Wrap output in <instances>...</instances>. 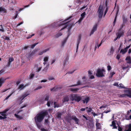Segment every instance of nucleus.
Masks as SVG:
<instances>
[{
	"label": "nucleus",
	"mask_w": 131,
	"mask_h": 131,
	"mask_svg": "<svg viewBox=\"0 0 131 131\" xmlns=\"http://www.w3.org/2000/svg\"><path fill=\"white\" fill-rule=\"evenodd\" d=\"M48 113L47 111H42L38 114L35 117V122H41L45 116L48 115Z\"/></svg>",
	"instance_id": "obj_1"
},
{
	"label": "nucleus",
	"mask_w": 131,
	"mask_h": 131,
	"mask_svg": "<svg viewBox=\"0 0 131 131\" xmlns=\"http://www.w3.org/2000/svg\"><path fill=\"white\" fill-rule=\"evenodd\" d=\"M69 97L71 100L72 101H74L78 102H79L82 99V97L76 94H72L70 95Z\"/></svg>",
	"instance_id": "obj_2"
},
{
	"label": "nucleus",
	"mask_w": 131,
	"mask_h": 131,
	"mask_svg": "<svg viewBox=\"0 0 131 131\" xmlns=\"http://www.w3.org/2000/svg\"><path fill=\"white\" fill-rule=\"evenodd\" d=\"M105 69H98L97 71L96 75L99 77H104L105 75L103 74V73L105 72Z\"/></svg>",
	"instance_id": "obj_3"
},
{
	"label": "nucleus",
	"mask_w": 131,
	"mask_h": 131,
	"mask_svg": "<svg viewBox=\"0 0 131 131\" xmlns=\"http://www.w3.org/2000/svg\"><path fill=\"white\" fill-rule=\"evenodd\" d=\"M98 16L99 18H101L103 14V6L101 5L99 6L97 11Z\"/></svg>",
	"instance_id": "obj_4"
},
{
	"label": "nucleus",
	"mask_w": 131,
	"mask_h": 131,
	"mask_svg": "<svg viewBox=\"0 0 131 131\" xmlns=\"http://www.w3.org/2000/svg\"><path fill=\"white\" fill-rule=\"evenodd\" d=\"M72 17V16H70L68 18H67V19L64 21H63L62 22H61V23L60 24V25H65L64 26V27L62 28L60 30H63V29H64V28H67V27L68 25L67 24H66L68 22H67V23H64V22L66 20H68L69 19H70Z\"/></svg>",
	"instance_id": "obj_5"
},
{
	"label": "nucleus",
	"mask_w": 131,
	"mask_h": 131,
	"mask_svg": "<svg viewBox=\"0 0 131 131\" xmlns=\"http://www.w3.org/2000/svg\"><path fill=\"white\" fill-rule=\"evenodd\" d=\"M124 35V32L122 31H121L120 29L119 30L118 32H117L116 34V35L117 36V37L119 39V38L123 36Z\"/></svg>",
	"instance_id": "obj_6"
},
{
	"label": "nucleus",
	"mask_w": 131,
	"mask_h": 131,
	"mask_svg": "<svg viewBox=\"0 0 131 131\" xmlns=\"http://www.w3.org/2000/svg\"><path fill=\"white\" fill-rule=\"evenodd\" d=\"M81 37V34H80L78 36V38L77 39V52L79 44L80 43Z\"/></svg>",
	"instance_id": "obj_7"
},
{
	"label": "nucleus",
	"mask_w": 131,
	"mask_h": 131,
	"mask_svg": "<svg viewBox=\"0 0 131 131\" xmlns=\"http://www.w3.org/2000/svg\"><path fill=\"white\" fill-rule=\"evenodd\" d=\"M65 58L63 61V66H65L66 63L68 61L69 59V56L68 53L66 54Z\"/></svg>",
	"instance_id": "obj_8"
},
{
	"label": "nucleus",
	"mask_w": 131,
	"mask_h": 131,
	"mask_svg": "<svg viewBox=\"0 0 131 131\" xmlns=\"http://www.w3.org/2000/svg\"><path fill=\"white\" fill-rule=\"evenodd\" d=\"M1 113V115L3 116V117L0 115V119H6L7 118V116L8 115V114H6V113H3V112H2V113Z\"/></svg>",
	"instance_id": "obj_9"
},
{
	"label": "nucleus",
	"mask_w": 131,
	"mask_h": 131,
	"mask_svg": "<svg viewBox=\"0 0 131 131\" xmlns=\"http://www.w3.org/2000/svg\"><path fill=\"white\" fill-rule=\"evenodd\" d=\"M97 24H96L93 26L91 31L90 33V36H91V35L93 34L94 32L97 29Z\"/></svg>",
	"instance_id": "obj_10"
},
{
	"label": "nucleus",
	"mask_w": 131,
	"mask_h": 131,
	"mask_svg": "<svg viewBox=\"0 0 131 131\" xmlns=\"http://www.w3.org/2000/svg\"><path fill=\"white\" fill-rule=\"evenodd\" d=\"M69 100V95H66L63 97L62 101L63 103L65 102L68 101Z\"/></svg>",
	"instance_id": "obj_11"
},
{
	"label": "nucleus",
	"mask_w": 131,
	"mask_h": 131,
	"mask_svg": "<svg viewBox=\"0 0 131 131\" xmlns=\"http://www.w3.org/2000/svg\"><path fill=\"white\" fill-rule=\"evenodd\" d=\"M72 119L74 120L75 123L77 124H78L79 122V119L77 118L75 116H72Z\"/></svg>",
	"instance_id": "obj_12"
},
{
	"label": "nucleus",
	"mask_w": 131,
	"mask_h": 131,
	"mask_svg": "<svg viewBox=\"0 0 131 131\" xmlns=\"http://www.w3.org/2000/svg\"><path fill=\"white\" fill-rule=\"evenodd\" d=\"M79 89L78 88H71L69 89V90L71 91L73 93H76L79 90Z\"/></svg>",
	"instance_id": "obj_13"
},
{
	"label": "nucleus",
	"mask_w": 131,
	"mask_h": 131,
	"mask_svg": "<svg viewBox=\"0 0 131 131\" xmlns=\"http://www.w3.org/2000/svg\"><path fill=\"white\" fill-rule=\"evenodd\" d=\"M6 80V79H4L3 78H0V87L5 82Z\"/></svg>",
	"instance_id": "obj_14"
},
{
	"label": "nucleus",
	"mask_w": 131,
	"mask_h": 131,
	"mask_svg": "<svg viewBox=\"0 0 131 131\" xmlns=\"http://www.w3.org/2000/svg\"><path fill=\"white\" fill-rule=\"evenodd\" d=\"M82 84L81 82L80 81H78L77 82V84L73 85L68 86L69 87H71L77 86L78 85H80Z\"/></svg>",
	"instance_id": "obj_15"
},
{
	"label": "nucleus",
	"mask_w": 131,
	"mask_h": 131,
	"mask_svg": "<svg viewBox=\"0 0 131 131\" xmlns=\"http://www.w3.org/2000/svg\"><path fill=\"white\" fill-rule=\"evenodd\" d=\"M126 93V94H121L120 95V97H125L126 96H127L129 98H130V97H131V95H129L128 93Z\"/></svg>",
	"instance_id": "obj_16"
},
{
	"label": "nucleus",
	"mask_w": 131,
	"mask_h": 131,
	"mask_svg": "<svg viewBox=\"0 0 131 131\" xmlns=\"http://www.w3.org/2000/svg\"><path fill=\"white\" fill-rule=\"evenodd\" d=\"M29 85V84L26 85L25 86L24 85V84H20L18 89H24V88L26 86H28Z\"/></svg>",
	"instance_id": "obj_17"
},
{
	"label": "nucleus",
	"mask_w": 131,
	"mask_h": 131,
	"mask_svg": "<svg viewBox=\"0 0 131 131\" xmlns=\"http://www.w3.org/2000/svg\"><path fill=\"white\" fill-rule=\"evenodd\" d=\"M3 12V13H6L7 12V10L4 8L2 7H0V12Z\"/></svg>",
	"instance_id": "obj_18"
},
{
	"label": "nucleus",
	"mask_w": 131,
	"mask_h": 131,
	"mask_svg": "<svg viewBox=\"0 0 131 131\" xmlns=\"http://www.w3.org/2000/svg\"><path fill=\"white\" fill-rule=\"evenodd\" d=\"M90 100V99L89 97H86L84 99V100H83L82 101L83 103H84L85 102L87 103Z\"/></svg>",
	"instance_id": "obj_19"
},
{
	"label": "nucleus",
	"mask_w": 131,
	"mask_h": 131,
	"mask_svg": "<svg viewBox=\"0 0 131 131\" xmlns=\"http://www.w3.org/2000/svg\"><path fill=\"white\" fill-rule=\"evenodd\" d=\"M49 48H48L47 49L45 50H44L40 52L39 53V55H42L43 53H44L46 52L47 51L49 50Z\"/></svg>",
	"instance_id": "obj_20"
},
{
	"label": "nucleus",
	"mask_w": 131,
	"mask_h": 131,
	"mask_svg": "<svg viewBox=\"0 0 131 131\" xmlns=\"http://www.w3.org/2000/svg\"><path fill=\"white\" fill-rule=\"evenodd\" d=\"M111 126H113V128L117 129V128L116 125V123L114 121H113L112 122V124Z\"/></svg>",
	"instance_id": "obj_21"
},
{
	"label": "nucleus",
	"mask_w": 131,
	"mask_h": 131,
	"mask_svg": "<svg viewBox=\"0 0 131 131\" xmlns=\"http://www.w3.org/2000/svg\"><path fill=\"white\" fill-rule=\"evenodd\" d=\"M96 129H101V125L99 123H96Z\"/></svg>",
	"instance_id": "obj_22"
},
{
	"label": "nucleus",
	"mask_w": 131,
	"mask_h": 131,
	"mask_svg": "<svg viewBox=\"0 0 131 131\" xmlns=\"http://www.w3.org/2000/svg\"><path fill=\"white\" fill-rule=\"evenodd\" d=\"M122 18L123 23H126L127 21V18L125 17L124 15H123Z\"/></svg>",
	"instance_id": "obj_23"
},
{
	"label": "nucleus",
	"mask_w": 131,
	"mask_h": 131,
	"mask_svg": "<svg viewBox=\"0 0 131 131\" xmlns=\"http://www.w3.org/2000/svg\"><path fill=\"white\" fill-rule=\"evenodd\" d=\"M59 88L57 87L56 86H55L53 87V88L50 89V91H58V89Z\"/></svg>",
	"instance_id": "obj_24"
},
{
	"label": "nucleus",
	"mask_w": 131,
	"mask_h": 131,
	"mask_svg": "<svg viewBox=\"0 0 131 131\" xmlns=\"http://www.w3.org/2000/svg\"><path fill=\"white\" fill-rule=\"evenodd\" d=\"M15 116L19 119H23V118L20 115H17L16 114H14Z\"/></svg>",
	"instance_id": "obj_25"
},
{
	"label": "nucleus",
	"mask_w": 131,
	"mask_h": 131,
	"mask_svg": "<svg viewBox=\"0 0 131 131\" xmlns=\"http://www.w3.org/2000/svg\"><path fill=\"white\" fill-rule=\"evenodd\" d=\"M62 115V114L60 113H57V117L58 119H60L61 118V116Z\"/></svg>",
	"instance_id": "obj_26"
},
{
	"label": "nucleus",
	"mask_w": 131,
	"mask_h": 131,
	"mask_svg": "<svg viewBox=\"0 0 131 131\" xmlns=\"http://www.w3.org/2000/svg\"><path fill=\"white\" fill-rule=\"evenodd\" d=\"M1 38L7 41H9L10 40L9 37L7 36H2Z\"/></svg>",
	"instance_id": "obj_27"
},
{
	"label": "nucleus",
	"mask_w": 131,
	"mask_h": 131,
	"mask_svg": "<svg viewBox=\"0 0 131 131\" xmlns=\"http://www.w3.org/2000/svg\"><path fill=\"white\" fill-rule=\"evenodd\" d=\"M45 98L44 99V101H48L49 100V96L48 94H46L45 95Z\"/></svg>",
	"instance_id": "obj_28"
},
{
	"label": "nucleus",
	"mask_w": 131,
	"mask_h": 131,
	"mask_svg": "<svg viewBox=\"0 0 131 131\" xmlns=\"http://www.w3.org/2000/svg\"><path fill=\"white\" fill-rule=\"evenodd\" d=\"M36 123L37 125V126L40 129L41 126V125L40 123V122H35Z\"/></svg>",
	"instance_id": "obj_29"
},
{
	"label": "nucleus",
	"mask_w": 131,
	"mask_h": 131,
	"mask_svg": "<svg viewBox=\"0 0 131 131\" xmlns=\"http://www.w3.org/2000/svg\"><path fill=\"white\" fill-rule=\"evenodd\" d=\"M127 51V50L125 49H122L120 51V53H122V54H125Z\"/></svg>",
	"instance_id": "obj_30"
},
{
	"label": "nucleus",
	"mask_w": 131,
	"mask_h": 131,
	"mask_svg": "<svg viewBox=\"0 0 131 131\" xmlns=\"http://www.w3.org/2000/svg\"><path fill=\"white\" fill-rule=\"evenodd\" d=\"M124 92L125 93H128L129 95H131V89L125 90ZM130 98H131V97H130Z\"/></svg>",
	"instance_id": "obj_31"
},
{
	"label": "nucleus",
	"mask_w": 131,
	"mask_h": 131,
	"mask_svg": "<svg viewBox=\"0 0 131 131\" xmlns=\"http://www.w3.org/2000/svg\"><path fill=\"white\" fill-rule=\"evenodd\" d=\"M67 41V39H65L64 40L62 41V43L61 45V46L62 47H63L64 45L66 43Z\"/></svg>",
	"instance_id": "obj_32"
},
{
	"label": "nucleus",
	"mask_w": 131,
	"mask_h": 131,
	"mask_svg": "<svg viewBox=\"0 0 131 131\" xmlns=\"http://www.w3.org/2000/svg\"><path fill=\"white\" fill-rule=\"evenodd\" d=\"M3 26L2 25H0L1 28L0 29V31L2 32H4V29L3 28Z\"/></svg>",
	"instance_id": "obj_33"
},
{
	"label": "nucleus",
	"mask_w": 131,
	"mask_h": 131,
	"mask_svg": "<svg viewBox=\"0 0 131 131\" xmlns=\"http://www.w3.org/2000/svg\"><path fill=\"white\" fill-rule=\"evenodd\" d=\"M72 117L71 115H68L67 117V120L68 121L71 120L72 119Z\"/></svg>",
	"instance_id": "obj_34"
},
{
	"label": "nucleus",
	"mask_w": 131,
	"mask_h": 131,
	"mask_svg": "<svg viewBox=\"0 0 131 131\" xmlns=\"http://www.w3.org/2000/svg\"><path fill=\"white\" fill-rule=\"evenodd\" d=\"M14 59L13 57H9V58L8 61L9 63H11L12 61H13Z\"/></svg>",
	"instance_id": "obj_35"
},
{
	"label": "nucleus",
	"mask_w": 131,
	"mask_h": 131,
	"mask_svg": "<svg viewBox=\"0 0 131 131\" xmlns=\"http://www.w3.org/2000/svg\"><path fill=\"white\" fill-rule=\"evenodd\" d=\"M54 108H55L56 107H60L59 105L58 104H56V102H54Z\"/></svg>",
	"instance_id": "obj_36"
},
{
	"label": "nucleus",
	"mask_w": 131,
	"mask_h": 131,
	"mask_svg": "<svg viewBox=\"0 0 131 131\" xmlns=\"http://www.w3.org/2000/svg\"><path fill=\"white\" fill-rule=\"evenodd\" d=\"M62 34V33L59 32L56 35V38H58L59 37L61 36Z\"/></svg>",
	"instance_id": "obj_37"
},
{
	"label": "nucleus",
	"mask_w": 131,
	"mask_h": 131,
	"mask_svg": "<svg viewBox=\"0 0 131 131\" xmlns=\"http://www.w3.org/2000/svg\"><path fill=\"white\" fill-rule=\"evenodd\" d=\"M108 7H107L106 8L105 10V11L104 13V16H105V15H106L107 12L108 11Z\"/></svg>",
	"instance_id": "obj_38"
},
{
	"label": "nucleus",
	"mask_w": 131,
	"mask_h": 131,
	"mask_svg": "<svg viewBox=\"0 0 131 131\" xmlns=\"http://www.w3.org/2000/svg\"><path fill=\"white\" fill-rule=\"evenodd\" d=\"M124 131H131V124H129L128 129Z\"/></svg>",
	"instance_id": "obj_39"
},
{
	"label": "nucleus",
	"mask_w": 131,
	"mask_h": 131,
	"mask_svg": "<svg viewBox=\"0 0 131 131\" xmlns=\"http://www.w3.org/2000/svg\"><path fill=\"white\" fill-rule=\"evenodd\" d=\"M15 92V91L13 92L10 94L5 99V100H7L10 96Z\"/></svg>",
	"instance_id": "obj_40"
},
{
	"label": "nucleus",
	"mask_w": 131,
	"mask_h": 131,
	"mask_svg": "<svg viewBox=\"0 0 131 131\" xmlns=\"http://www.w3.org/2000/svg\"><path fill=\"white\" fill-rule=\"evenodd\" d=\"M117 13H116V15L115 17V19H114V21H113V26H114V25H115V23L116 21V19H117Z\"/></svg>",
	"instance_id": "obj_41"
},
{
	"label": "nucleus",
	"mask_w": 131,
	"mask_h": 131,
	"mask_svg": "<svg viewBox=\"0 0 131 131\" xmlns=\"http://www.w3.org/2000/svg\"><path fill=\"white\" fill-rule=\"evenodd\" d=\"M86 15V13L85 12H83V13L81 14V17H82L83 18H84L85 17V16Z\"/></svg>",
	"instance_id": "obj_42"
},
{
	"label": "nucleus",
	"mask_w": 131,
	"mask_h": 131,
	"mask_svg": "<svg viewBox=\"0 0 131 131\" xmlns=\"http://www.w3.org/2000/svg\"><path fill=\"white\" fill-rule=\"evenodd\" d=\"M48 68V67H46L45 68L43 69L42 71L44 72H47V71Z\"/></svg>",
	"instance_id": "obj_43"
},
{
	"label": "nucleus",
	"mask_w": 131,
	"mask_h": 131,
	"mask_svg": "<svg viewBox=\"0 0 131 131\" xmlns=\"http://www.w3.org/2000/svg\"><path fill=\"white\" fill-rule=\"evenodd\" d=\"M38 43L37 42L36 43H35L34 44L32 45L31 46V48L32 49L34 48L35 47V46Z\"/></svg>",
	"instance_id": "obj_44"
},
{
	"label": "nucleus",
	"mask_w": 131,
	"mask_h": 131,
	"mask_svg": "<svg viewBox=\"0 0 131 131\" xmlns=\"http://www.w3.org/2000/svg\"><path fill=\"white\" fill-rule=\"evenodd\" d=\"M30 77L29 78L30 79H32L35 75V74L34 73H31L30 74Z\"/></svg>",
	"instance_id": "obj_45"
},
{
	"label": "nucleus",
	"mask_w": 131,
	"mask_h": 131,
	"mask_svg": "<svg viewBox=\"0 0 131 131\" xmlns=\"http://www.w3.org/2000/svg\"><path fill=\"white\" fill-rule=\"evenodd\" d=\"M115 74V73L114 72H113L111 73H110V76H109V77L110 78H112L113 75Z\"/></svg>",
	"instance_id": "obj_46"
},
{
	"label": "nucleus",
	"mask_w": 131,
	"mask_h": 131,
	"mask_svg": "<svg viewBox=\"0 0 131 131\" xmlns=\"http://www.w3.org/2000/svg\"><path fill=\"white\" fill-rule=\"evenodd\" d=\"M114 51V49L113 48V47H111L110 49V53L112 54H113Z\"/></svg>",
	"instance_id": "obj_47"
},
{
	"label": "nucleus",
	"mask_w": 131,
	"mask_h": 131,
	"mask_svg": "<svg viewBox=\"0 0 131 131\" xmlns=\"http://www.w3.org/2000/svg\"><path fill=\"white\" fill-rule=\"evenodd\" d=\"M117 124L118 125V130L119 131H121L122 130V128L119 126L118 123Z\"/></svg>",
	"instance_id": "obj_48"
},
{
	"label": "nucleus",
	"mask_w": 131,
	"mask_h": 131,
	"mask_svg": "<svg viewBox=\"0 0 131 131\" xmlns=\"http://www.w3.org/2000/svg\"><path fill=\"white\" fill-rule=\"evenodd\" d=\"M119 87L121 88L125 89L126 88L124 87V85L122 84V83H120L119 84Z\"/></svg>",
	"instance_id": "obj_49"
},
{
	"label": "nucleus",
	"mask_w": 131,
	"mask_h": 131,
	"mask_svg": "<svg viewBox=\"0 0 131 131\" xmlns=\"http://www.w3.org/2000/svg\"><path fill=\"white\" fill-rule=\"evenodd\" d=\"M48 57H44V61L45 62H46L48 61Z\"/></svg>",
	"instance_id": "obj_50"
},
{
	"label": "nucleus",
	"mask_w": 131,
	"mask_h": 131,
	"mask_svg": "<svg viewBox=\"0 0 131 131\" xmlns=\"http://www.w3.org/2000/svg\"><path fill=\"white\" fill-rule=\"evenodd\" d=\"M9 110V108H7L5 109L3 111V113L6 114V112H7L8 110Z\"/></svg>",
	"instance_id": "obj_51"
},
{
	"label": "nucleus",
	"mask_w": 131,
	"mask_h": 131,
	"mask_svg": "<svg viewBox=\"0 0 131 131\" xmlns=\"http://www.w3.org/2000/svg\"><path fill=\"white\" fill-rule=\"evenodd\" d=\"M92 111V108H89L88 110H86V111L88 113H90Z\"/></svg>",
	"instance_id": "obj_52"
},
{
	"label": "nucleus",
	"mask_w": 131,
	"mask_h": 131,
	"mask_svg": "<svg viewBox=\"0 0 131 131\" xmlns=\"http://www.w3.org/2000/svg\"><path fill=\"white\" fill-rule=\"evenodd\" d=\"M107 69L108 71H109L111 69V66L110 65H108L107 66Z\"/></svg>",
	"instance_id": "obj_53"
},
{
	"label": "nucleus",
	"mask_w": 131,
	"mask_h": 131,
	"mask_svg": "<svg viewBox=\"0 0 131 131\" xmlns=\"http://www.w3.org/2000/svg\"><path fill=\"white\" fill-rule=\"evenodd\" d=\"M56 23H54L51 24V26L53 27H56V26L55 25Z\"/></svg>",
	"instance_id": "obj_54"
},
{
	"label": "nucleus",
	"mask_w": 131,
	"mask_h": 131,
	"mask_svg": "<svg viewBox=\"0 0 131 131\" xmlns=\"http://www.w3.org/2000/svg\"><path fill=\"white\" fill-rule=\"evenodd\" d=\"M83 18H84L81 17L80 18L78 21L79 23L81 22L83 20Z\"/></svg>",
	"instance_id": "obj_55"
},
{
	"label": "nucleus",
	"mask_w": 131,
	"mask_h": 131,
	"mask_svg": "<svg viewBox=\"0 0 131 131\" xmlns=\"http://www.w3.org/2000/svg\"><path fill=\"white\" fill-rule=\"evenodd\" d=\"M88 72L89 76H90V75H91V74H92V72H91L90 71H88Z\"/></svg>",
	"instance_id": "obj_56"
},
{
	"label": "nucleus",
	"mask_w": 131,
	"mask_h": 131,
	"mask_svg": "<svg viewBox=\"0 0 131 131\" xmlns=\"http://www.w3.org/2000/svg\"><path fill=\"white\" fill-rule=\"evenodd\" d=\"M91 113L93 114V116L94 117H95V116L97 115V114L95 113L94 112H92Z\"/></svg>",
	"instance_id": "obj_57"
},
{
	"label": "nucleus",
	"mask_w": 131,
	"mask_h": 131,
	"mask_svg": "<svg viewBox=\"0 0 131 131\" xmlns=\"http://www.w3.org/2000/svg\"><path fill=\"white\" fill-rule=\"evenodd\" d=\"M50 101H48L47 102V105L48 106L50 107Z\"/></svg>",
	"instance_id": "obj_58"
},
{
	"label": "nucleus",
	"mask_w": 131,
	"mask_h": 131,
	"mask_svg": "<svg viewBox=\"0 0 131 131\" xmlns=\"http://www.w3.org/2000/svg\"><path fill=\"white\" fill-rule=\"evenodd\" d=\"M42 88V87L41 86H40L36 88L35 89V90H37L38 89H40Z\"/></svg>",
	"instance_id": "obj_59"
},
{
	"label": "nucleus",
	"mask_w": 131,
	"mask_h": 131,
	"mask_svg": "<svg viewBox=\"0 0 131 131\" xmlns=\"http://www.w3.org/2000/svg\"><path fill=\"white\" fill-rule=\"evenodd\" d=\"M131 59L130 57L129 56L127 57L126 58V60L128 61V60H129Z\"/></svg>",
	"instance_id": "obj_60"
},
{
	"label": "nucleus",
	"mask_w": 131,
	"mask_h": 131,
	"mask_svg": "<svg viewBox=\"0 0 131 131\" xmlns=\"http://www.w3.org/2000/svg\"><path fill=\"white\" fill-rule=\"evenodd\" d=\"M29 94V93H25L23 95L25 96V97H26Z\"/></svg>",
	"instance_id": "obj_61"
},
{
	"label": "nucleus",
	"mask_w": 131,
	"mask_h": 131,
	"mask_svg": "<svg viewBox=\"0 0 131 131\" xmlns=\"http://www.w3.org/2000/svg\"><path fill=\"white\" fill-rule=\"evenodd\" d=\"M113 85L114 86H117V87L119 86V85L117 83H115L113 84Z\"/></svg>",
	"instance_id": "obj_62"
},
{
	"label": "nucleus",
	"mask_w": 131,
	"mask_h": 131,
	"mask_svg": "<svg viewBox=\"0 0 131 131\" xmlns=\"http://www.w3.org/2000/svg\"><path fill=\"white\" fill-rule=\"evenodd\" d=\"M130 112H131V110H130L129 111H127V115H129L130 113Z\"/></svg>",
	"instance_id": "obj_63"
},
{
	"label": "nucleus",
	"mask_w": 131,
	"mask_h": 131,
	"mask_svg": "<svg viewBox=\"0 0 131 131\" xmlns=\"http://www.w3.org/2000/svg\"><path fill=\"white\" fill-rule=\"evenodd\" d=\"M127 63L129 64L131 63V59L127 61Z\"/></svg>",
	"instance_id": "obj_64"
}]
</instances>
